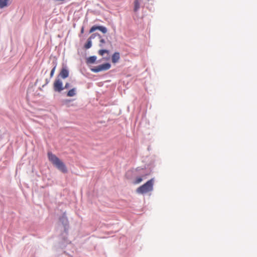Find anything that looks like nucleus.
I'll use <instances>...</instances> for the list:
<instances>
[{"mask_svg":"<svg viewBox=\"0 0 257 257\" xmlns=\"http://www.w3.org/2000/svg\"><path fill=\"white\" fill-rule=\"evenodd\" d=\"M69 76V71L66 67H63L61 70L58 78L61 77L62 79H65Z\"/></svg>","mask_w":257,"mask_h":257,"instance_id":"7","label":"nucleus"},{"mask_svg":"<svg viewBox=\"0 0 257 257\" xmlns=\"http://www.w3.org/2000/svg\"><path fill=\"white\" fill-rule=\"evenodd\" d=\"M53 89L56 92H60L64 89L62 81L58 77H57L53 83Z\"/></svg>","mask_w":257,"mask_h":257,"instance_id":"3","label":"nucleus"},{"mask_svg":"<svg viewBox=\"0 0 257 257\" xmlns=\"http://www.w3.org/2000/svg\"><path fill=\"white\" fill-rule=\"evenodd\" d=\"M94 39V38H91V36L89 38L86 44L85 45V46H84L86 49H89L91 47V46H92L91 40Z\"/></svg>","mask_w":257,"mask_h":257,"instance_id":"11","label":"nucleus"},{"mask_svg":"<svg viewBox=\"0 0 257 257\" xmlns=\"http://www.w3.org/2000/svg\"><path fill=\"white\" fill-rule=\"evenodd\" d=\"M96 60V57L94 56H90L87 59L86 63L88 64H93Z\"/></svg>","mask_w":257,"mask_h":257,"instance_id":"10","label":"nucleus"},{"mask_svg":"<svg viewBox=\"0 0 257 257\" xmlns=\"http://www.w3.org/2000/svg\"><path fill=\"white\" fill-rule=\"evenodd\" d=\"M134 11L137 12L140 9V3L138 0H135L134 2Z\"/></svg>","mask_w":257,"mask_h":257,"instance_id":"13","label":"nucleus"},{"mask_svg":"<svg viewBox=\"0 0 257 257\" xmlns=\"http://www.w3.org/2000/svg\"><path fill=\"white\" fill-rule=\"evenodd\" d=\"M91 38H95L98 41V45L101 48H104L105 46L106 41L98 33H94L91 35Z\"/></svg>","mask_w":257,"mask_h":257,"instance_id":"4","label":"nucleus"},{"mask_svg":"<svg viewBox=\"0 0 257 257\" xmlns=\"http://www.w3.org/2000/svg\"><path fill=\"white\" fill-rule=\"evenodd\" d=\"M154 180L152 179L145 184L137 188L136 191L139 194H144L151 192L153 189Z\"/></svg>","mask_w":257,"mask_h":257,"instance_id":"2","label":"nucleus"},{"mask_svg":"<svg viewBox=\"0 0 257 257\" xmlns=\"http://www.w3.org/2000/svg\"><path fill=\"white\" fill-rule=\"evenodd\" d=\"M76 89L75 88H73L70 89L67 93V96L68 97H72L76 95Z\"/></svg>","mask_w":257,"mask_h":257,"instance_id":"9","label":"nucleus"},{"mask_svg":"<svg viewBox=\"0 0 257 257\" xmlns=\"http://www.w3.org/2000/svg\"><path fill=\"white\" fill-rule=\"evenodd\" d=\"M61 219L63 220H62L63 222H64V221H66V223L67 222V219L65 216H63L62 218Z\"/></svg>","mask_w":257,"mask_h":257,"instance_id":"17","label":"nucleus"},{"mask_svg":"<svg viewBox=\"0 0 257 257\" xmlns=\"http://www.w3.org/2000/svg\"><path fill=\"white\" fill-rule=\"evenodd\" d=\"M56 68V64L54 65V67L53 69L51 70V71L50 72V77H52L54 75V74L55 73V71Z\"/></svg>","mask_w":257,"mask_h":257,"instance_id":"16","label":"nucleus"},{"mask_svg":"<svg viewBox=\"0 0 257 257\" xmlns=\"http://www.w3.org/2000/svg\"><path fill=\"white\" fill-rule=\"evenodd\" d=\"M143 181V179L141 177H137L135 180L133 181L134 184H138L140 183Z\"/></svg>","mask_w":257,"mask_h":257,"instance_id":"14","label":"nucleus"},{"mask_svg":"<svg viewBox=\"0 0 257 257\" xmlns=\"http://www.w3.org/2000/svg\"><path fill=\"white\" fill-rule=\"evenodd\" d=\"M49 160L62 172L65 173L67 172V169L64 164L56 155L51 152L48 153Z\"/></svg>","mask_w":257,"mask_h":257,"instance_id":"1","label":"nucleus"},{"mask_svg":"<svg viewBox=\"0 0 257 257\" xmlns=\"http://www.w3.org/2000/svg\"><path fill=\"white\" fill-rule=\"evenodd\" d=\"M111 67V65L108 63L102 64L99 66H97L94 68L92 69V71L94 72H98L103 70H108Z\"/></svg>","mask_w":257,"mask_h":257,"instance_id":"5","label":"nucleus"},{"mask_svg":"<svg viewBox=\"0 0 257 257\" xmlns=\"http://www.w3.org/2000/svg\"><path fill=\"white\" fill-rule=\"evenodd\" d=\"M96 30H98L100 31L104 34H105L107 32V29L105 27H103L102 26H94L91 28V29L89 31V33H91L94 32L95 31H96Z\"/></svg>","mask_w":257,"mask_h":257,"instance_id":"6","label":"nucleus"},{"mask_svg":"<svg viewBox=\"0 0 257 257\" xmlns=\"http://www.w3.org/2000/svg\"><path fill=\"white\" fill-rule=\"evenodd\" d=\"M83 32H84V28L82 27L81 30V33L82 34V33H83Z\"/></svg>","mask_w":257,"mask_h":257,"instance_id":"19","label":"nucleus"},{"mask_svg":"<svg viewBox=\"0 0 257 257\" xmlns=\"http://www.w3.org/2000/svg\"><path fill=\"white\" fill-rule=\"evenodd\" d=\"M9 1L10 0H0V8H4L7 6Z\"/></svg>","mask_w":257,"mask_h":257,"instance_id":"12","label":"nucleus"},{"mask_svg":"<svg viewBox=\"0 0 257 257\" xmlns=\"http://www.w3.org/2000/svg\"><path fill=\"white\" fill-rule=\"evenodd\" d=\"M69 87V83H66L65 85V86L63 87V88H64V89H67Z\"/></svg>","mask_w":257,"mask_h":257,"instance_id":"18","label":"nucleus"},{"mask_svg":"<svg viewBox=\"0 0 257 257\" xmlns=\"http://www.w3.org/2000/svg\"><path fill=\"white\" fill-rule=\"evenodd\" d=\"M105 53L108 54L109 51L105 49H101L98 51V54L100 56H103Z\"/></svg>","mask_w":257,"mask_h":257,"instance_id":"15","label":"nucleus"},{"mask_svg":"<svg viewBox=\"0 0 257 257\" xmlns=\"http://www.w3.org/2000/svg\"><path fill=\"white\" fill-rule=\"evenodd\" d=\"M120 59V54L118 52H115L112 56L111 61L113 63H116Z\"/></svg>","mask_w":257,"mask_h":257,"instance_id":"8","label":"nucleus"}]
</instances>
